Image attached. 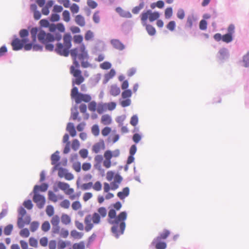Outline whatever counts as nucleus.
<instances>
[{
    "label": "nucleus",
    "mask_w": 249,
    "mask_h": 249,
    "mask_svg": "<svg viewBox=\"0 0 249 249\" xmlns=\"http://www.w3.org/2000/svg\"><path fill=\"white\" fill-rule=\"evenodd\" d=\"M108 217L109 223L113 225L111 228V231L116 237H118L124 232L125 228L124 221L126 219L127 214L126 212H122L116 216L115 210L111 209L108 212Z\"/></svg>",
    "instance_id": "nucleus-3"
},
{
    "label": "nucleus",
    "mask_w": 249,
    "mask_h": 249,
    "mask_svg": "<svg viewBox=\"0 0 249 249\" xmlns=\"http://www.w3.org/2000/svg\"><path fill=\"white\" fill-rule=\"evenodd\" d=\"M116 74V72L114 70L111 69L105 75V78L107 82L109 79L113 78Z\"/></svg>",
    "instance_id": "nucleus-34"
},
{
    "label": "nucleus",
    "mask_w": 249,
    "mask_h": 249,
    "mask_svg": "<svg viewBox=\"0 0 249 249\" xmlns=\"http://www.w3.org/2000/svg\"><path fill=\"white\" fill-rule=\"evenodd\" d=\"M60 157L59 151H56L51 155V164L53 166V171H66L65 167L67 164V160H62L60 161Z\"/></svg>",
    "instance_id": "nucleus-5"
},
{
    "label": "nucleus",
    "mask_w": 249,
    "mask_h": 249,
    "mask_svg": "<svg viewBox=\"0 0 249 249\" xmlns=\"http://www.w3.org/2000/svg\"><path fill=\"white\" fill-rule=\"evenodd\" d=\"M46 212L49 216H52L54 214V208L52 205H48L46 207Z\"/></svg>",
    "instance_id": "nucleus-45"
},
{
    "label": "nucleus",
    "mask_w": 249,
    "mask_h": 249,
    "mask_svg": "<svg viewBox=\"0 0 249 249\" xmlns=\"http://www.w3.org/2000/svg\"><path fill=\"white\" fill-rule=\"evenodd\" d=\"M70 205V201L67 199L63 200L60 203V206L64 209H68Z\"/></svg>",
    "instance_id": "nucleus-61"
},
{
    "label": "nucleus",
    "mask_w": 249,
    "mask_h": 249,
    "mask_svg": "<svg viewBox=\"0 0 249 249\" xmlns=\"http://www.w3.org/2000/svg\"><path fill=\"white\" fill-rule=\"evenodd\" d=\"M51 223L52 225V232L54 234H58L60 231V218L57 215H53L51 220Z\"/></svg>",
    "instance_id": "nucleus-11"
},
{
    "label": "nucleus",
    "mask_w": 249,
    "mask_h": 249,
    "mask_svg": "<svg viewBox=\"0 0 249 249\" xmlns=\"http://www.w3.org/2000/svg\"><path fill=\"white\" fill-rule=\"evenodd\" d=\"M95 160L96 162V164L95 165L96 168L100 169V167H101V163L103 160L102 156L97 155L95 158Z\"/></svg>",
    "instance_id": "nucleus-39"
},
{
    "label": "nucleus",
    "mask_w": 249,
    "mask_h": 249,
    "mask_svg": "<svg viewBox=\"0 0 249 249\" xmlns=\"http://www.w3.org/2000/svg\"><path fill=\"white\" fill-rule=\"evenodd\" d=\"M73 249H85V244L83 241L74 243L72 245Z\"/></svg>",
    "instance_id": "nucleus-36"
},
{
    "label": "nucleus",
    "mask_w": 249,
    "mask_h": 249,
    "mask_svg": "<svg viewBox=\"0 0 249 249\" xmlns=\"http://www.w3.org/2000/svg\"><path fill=\"white\" fill-rule=\"evenodd\" d=\"M19 234L21 237L26 238L30 235V232L28 229L25 228L20 231Z\"/></svg>",
    "instance_id": "nucleus-54"
},
{
    "label": "nucleus",
    "mask_w": 249,
    "mask_h": 249,
    "mask_svg": "<svg viewBox=\"0 0 249 249\" xmlns=\"http://www.w3.org/2000/svg\"><path fill=\"white\" fill-rule=\"evenodd\" d=\"M61 221L64 224L68 225L71 223V219L68 215L63 214L61 216Z\"/></svg>",
    "instance_id": "nucleus-32"
},
{
    "label": "nucleus",
    "mask_w": 249,
    "mask_h": 249,
    "mask_svg": "<svg viewBox=\"0 0 249 249\" xmlns=\"http://www.w3.org/2000/svg\"><path fill=\"white\" fill-rule=\"evenodd\" d=\"M58 175L60 177H64L66 180H72L74 177L72 174L70 172H58Z\"/></svg>",
    "instance_id": "nucleus-29"
},
{
    "label": "nucleus",
    "mask_w": 249,
    "mask_h": 249,
    "mask_svg": "<svg viewBox=\"0 0 249 249\" xmlns=\"http://www.w3.org/2000/svg\"><path fill=\"white\" fill-rule=\"evenodd\" d=\"M57 186L60 190H62L66 195L69 196V198L71 200L78 199L80 196L79 193L74 194V189L70 188L69 184L67 183L59 182L57 184Z\"/></svg>",
    "instance_id": "nucleus-7"
},
{
    "label": "nucleus",
    "mask_w": 249,
    "mask_h": 249,
    "mask_svg": "<svg viewBox=\"0 0 249 249\" xmlns=\"http://www.w3.org/2000/svg\"><path fill=\"white\" fill-rule=\"evenodd\" d=\"M107 179L108 181H113L111 182V189L112 190L117 189L122 181V178L119 175H114V172H107Z\"/></svg>",
    "instance_id": "nucleus-9"
},
{
    "label": "nucleus",
    "mask_w": 249,
    "mask_h": 249,
    "mask_svg": "<svg viewBox=\"0 0 249 249\" xmlns=\"http://www.w3.org/2000/svg\"><path fill=\"white\" fill-rule=\"evenodd\" d=\"M71 207L73 210L77 211L81 208L82 205L79 201H75L72 203Z\"/></svg>",
    "instance_id": "nucleus-50"
},
{
    "label": "nucleus",
    "mask_w": 249,
    "mask_h": 249,
    "mask_svg": "<svg viewBox=\"0 0 249 249\" xmlns=\"http://www.w3.org/2000/svg\"><path fill=\"white\" fill-rule=\"evenodd\" d=\"M92 187V183L89 182L87 183H84L81 186V189L83 190H87L91 189Z\"/></svg>",
    "instance_id": "nucleus-60"
},
{
    "label": "nucleus",
    "mask_w": 249,
    "mask_h": 249,
    "mask_svg": "<svg viewBox=\"0 0 249 249\" xmlns=\"http://www.w3.org/2000/svg\"><path fill=\"white\" fill-rule=\"evenodd\" d=\"M67 131H68L71 137H74L76 135V132L72 123H69L67 124Z\"/></svg>",
    "instance_id": "nucleus-25"
},
{
    "label": "nucleus",
    "mask_w": 249,
    "mask_h": 249,
    "mask_svg": "<svg viewBox=\"0 0 249 249\" xmlns=\"http://www.w3.org/2000/svg\"><path fill=\"white\" fill-rule=\"evenodd\" d=\"M48 188L46 183H43L40 185H35L34 188V193H38L39 192H45Z\"/></svg>",
    "instance_id": "nucleus-20"
},
{
    "label": "nucleus",
    "mask_w": 249,
    "mask_h": 249,
    "mask_svg": "<svg viewBox=\"0 0 249 249\" xmlns=\"http://www.w3.org/2000/svg\"><path fill=\"white\" fill-rule=\"evenodd\" d=\"M143 26H145L146 30L150 36H154L156 34L155 28L152 25L146 24V25Z\"/></svg>",
    "instance_id": "nucleus-30"
},
{
    "label": "nucleus",
    "mask_w": 249,
    "mask_h": 249,
    "mask_svg": "<svg viewBox=\"0 0 249 249\" xmlns=\"http://www.w3.org/2000/svg\"><path fill=\"white\" fill-rule=\"evenodd\" d=\"M105 144L104 142L100 141L94 144L92 146V151L95 153H99L101 150L104 149Z\"/></svg>",
    "instance_id": "nucleus-17"
},
{
    "label": "nucleus",
    "mask_w": 249,
    "mask_h": 249,
    "mask_svg": "<svg viewBox=\"0 0 249 249\" xmlns=\"http://www.w3.org/2000/svg\"><path fill=\"white\" fill-rule=\"evenodd\" d=\"M19 217L18 220V225L19 228H21L24 226L23 223V217L26 214V211L23 207H20L18 210Z\"/></svg>",
    "instance_id": "nucleus-14"
},
{
    "label": "nucleus",
    "mask_w": 249,
    "mask_h": 249,
    "mask_svg": "<svg viewBox=\"0 0 249 249\" xmlns=\"http://www.w3.org/2000/svg\"><path fill=\"white\" fill-rule=\"evenodd\" d=\"M232 40L233 37L230 34H226L222 36V41L225 43H230L231 42Z\"/></svg>",
    "instance_id": "nucleus-33"
},
{
    "label": "nucleus",
    "mask_w": 249,
    "mask_h": 249,
    "mask_svg": "<svg viewBox=\"0 0 249 249\" xmlns=\"http://www.w3.org/2000/svg\"><path fill=\"white\" fill-rule=\"evenodd\" d=\"M29 245L33 247L37 248L38 247V242L37 240L34 238L30 237L29 240Z\"/></svg>",
    "instance_id": "nucleus-51"
},
{
    "label": "nucleus",
    "mask_w": 249,
    "mask_h": 249,
    "mask_svg": "<svg viewBox=\"0 0 249 249\" xmlns=\"http://www.w3.org/2000/svg\"><path fill=\"white\" fill-rule=\"evenodd\" d=\"M28 41V38H22L21 39L18 38H15L11 43L13 50L18 51L21 50Z\"/></svg>",
    "instance_id": "nucleus-10"
},
{
    "label": "nucleus",
    "mask_w": 249,
    "mask_h": 249,
    "mask_svg": "<svg viewBox=\"0 0 249 249\" xmlns=\"http://www.w3.org/2000/svg\"><path fill=\"white\" fill-rule=\"evenodd\" d=\"M30 33L34 42L36 41L37 36L38 41L45 44L46 50L49 51H52L54 49V46L51 43L55 40L60 41L62 38V36L59 33H56L53 36L51 33H46L42 29H38L36 27L33 28Z\"/></svg>",
    "instance_id": "nucleus-2"
},
{
    "label": "nucleus",
    "mask_w": 249,
    "mask_h": 249,
    "mask_svg": "<svg viewBox=\"0 0 249 249\" xmlns=\"http://www.w3.org/2000/svg\"><path fill=\"white\" fill-rule=\"evenodd\" d=\"M173 15L172 8L171 7L167 8L165 10V17L166 18H170Z\"/></svg>",
    "instance_id": "nucleus-56"
},
{
    "label": "nucleus",
    "mask_w": 249,
    "mask_h": 249,
    "mask_svg": "<svg viewBox=\"0 0 249 249\" xmlns=\"http://www.w3.org/2000/svg\"><path fill=\"white\" fill-rule=\"evenodd\" d=\"M80 157L83 159L87 158L88 155V151L86 149H82L79 152Z\"/></svg>",
    "instance_id": "nucleus-62"
},
{
    "label": "nucleus",
    "mask_w": 249,
    "mask_h": 249,
    "mask_svg": "<svg viewBox=\"0 0 249 249\" xmlns=\"http://www.w3.org/2000/svg\"><path fill=\"white\" fill-rule=\"evenodd\" d=\"M93 20L95 23H98L100 20V12L99 11H96L93 15Z\"/></svg>",
    "instance_id": "nucleus-52"
},
{
    "label": "nucleus",
    "mask_w": 249,
    "mask_h": 249,
    "mask_svg": "<svg viewBox=\"0 0 249 249\" xmlns=\"http://www.w3.org/2000/svg\"><path fill=\"white\" fill-rule=\"evenodd\" d=\"M62 17L63 20L68 22L70 20V14L68 10H65L63 11L62 13Z\"/></svg>",
    "instance_id": "nucleus-49"
},
{
    "label": "nucleus",
    "mask_w": 249,
    "mask_h": 249,
    "mask_svg": "<svg viewBox=\"0 0 249 249\" xmlns=\"http://www.w3.org/2000/svg\"><path fill=\"white\" fill-rule=\"evenodd\" d=\"M170 232L168 230H164L162 233H160V235L157 237H160V239H165L169 235Z\"/></svg>",
    "instance_id": "nucleus-47"
},
{
    "label": "nucleus",
    "mask_w": 249,
    "mask_h": 249,
    "mask_svg": "<svg viewBox=\"0 0 249 249\" xmlns=\"http://www.w3.org/2000/svg\"><path fill=\"white\" fill-rule=\"evenodd\" d=\"M132 95V91L130 89L124 90L122 93V97L123 99H128Z\"/></svg>",
    "instance_id": "nucleus-40"
},
{
    "label": "nucleus",
    "mask_w": 249,
    "mask_h": 249,
    "mask_svg": "<svg viewBox=\"0 0 249 249\" xmlns=\"http://www.w3.org/2000/svg\"><path fill=\"white\" fill-rule=\"evenodd\" d=\"M109 153L110 155V159L112 157H118L120 155V151L118 149L115 150L113 152L110 150L106 151L105 153Z\"/></svg>",
    "instance_id": "nucleus-53"
},
{
    "label": "nucleus",
    "mask_w": 249,
    "mask_h": 249,
    "mask_svg": "<svg viewBox=\"0 0 249 249\" xmlns=\"http://www.w3.org/2000/svg\"><path fill=\"white\" fill-rule=\"evenodd\" d=\"M97 106L95 101L90 102L88 105L89 109L91 111L94 112L97 110Z\"/></svg>",
    "instance_id": "nucleus-41"
},
{
    "label": "nucleus",
    "mask_w": 249,
    "mask_h": 249,
    "mask_svg": "<svg viewBox=\"0 0 249 249\" xmlns=\"http://www.w3.org/2000/svg\"><path fill=\"white\" fill-rule=\"evenodd\" d=\"M41 230L44 232L48 231L51 228L50 224L48 221H45L41 225Z\"/></svg>",
    "instance_id": "nucleus-31"
},
{
    "label": "nucleus",
    "mask_w": 249,
    "mask_h": 249,
    "mask_svg": "<svg viewBox=\"0 0 249 249\" xmlns=\"http://www.w3.org/2000/svg\"><path fill=\"white\" fill-rule=\"evenodd\" d=\"M80 147V142L77 139H74L72 142L71 148L74 151H77Z\"/></svg>",
    "instance_id": "nucleus-42"
},
{
    "label": "nucleus",
    "mask_w": 249,
    "mask_h": 249,
    "mask_svg": "<svg viewBox=\"0 0 249 249\" xmlns=\"http://www.w3.org/2000/svg\"><path fill=\"white\" fill-rule=\"evenodd\" d=\"M71 96L72 98L75 99V102L77 104L82 102L88 103L91 99V97L89 95L79 93L78 88L76 87L72 89Z\"/></svg>",
    "instance_id": "nucleus-6"
},
{
    "label": "nucleus",
    "mask_w": 249,
    "mask_h": 249,
    "mask_svg": "<svg viewBox=\"0 0 249 249\" xmlns=\"http://www.w3.org/2000/svg\"><path fill=\"white\" fill-rule=\"evenodd\" d=\"M111 67V64L107 61L104 62L100 65V67L103 70L109 69Z\"/></svg>",
    "instance_id": "nucleus-59"
},
{
    "label": "nucleus",
    "mask_w": 249,
    "mask_h": 249,
    "mask_svg": "<svg viewBox=\"0 0 249 249\" xmlns=\"http://www.w3.org/2000/svg\"><path fill=\"white\" fill-rule=\"evenodd\" d=\"M75 21L76 23L80 26L83 27L85 25V18L80 15H78L75 17Z\"/></svg>",
    "instance_id": "nucleus-26"
},
{
    "label": "nucleus",
    "mask_w": 249,
    "mask_h": 249,
    "mask_svg": "<svg viewBox=\"0 0 249 249\" xmlns=\"http://www.w3.org/2000/svg\"><path fill=\"white\" fill-rule=\"evenodd\" d=\"M13 226L12 224H9L6 226L4 229V234L6 235H9L11 234L12 231H13Z\"/></svg>",
    "instance_id": "nucleus-38"
},
{
    "label": "nucleus",
    "mask_w": 249,
    "mask_h": 249,
    "mask_svg": "<svg viewBox=\"0 0 249 249\" xmlns=\"http://www.w3.org/2000/svg\"><path fill=\"white\" fill-rule=\"evenodd\" d=\"M71 235L74 239H80L82 238L84 235V233L73 230L71 231Z\"/></svg>",
    "instance_id": "nucleus-27"
},
{
    "label": "nucleus",
    "mask_w": 249,
    "mask_h": 249,
    "mask_svg": "<svg viewBox=\"0 0 249 249\" xmlns=\"http://www.w3.org/2000/svg\"><path fill=\"white\" fill-rule=\"evenodd\" d=\"M71 55L73 60L72 65L70 67V73L75 78L72 80V84L80 85L85 81L82 71L79 70L81 62V67L83 68L89 67L91 65L88 62L89 56L84 44L71 50Z\"/></svg>",
    "instance_id": "nucleus-1"
},
{
    "label": "nucleus",
    "mask_w": 249,
    "mask_h": 249,
    "mask_svg": "<svg viewBox=\"0 0 249 249\" xmlns=\"http://www.w3.org/2000/svg\"><path fill=\"white\" fill-rule=\"evenodd\" d=\"M48 197L51 201L56 202L58 200L62 199L63 196L62 195H56L52 191H49L48 192Z\"/></svg>",
    "instance_id": "nucleus-18"
},
{
    "label": "nucleus",
    "mask_w": 249,
    "mask_h": 249,
    "mask_svg": "<svg viewBox=\"0 0 249 249\" xmlns=\"http://www.w3.org/2000/svg\"><path fill=\"white\" fill-rule=\"evenodd\" d=\"M199 28L201 30H205L207 27V22L204 20H201L199 22Z\"/></svg>",
    "instance_id": "nucleus-63"
},
{
    "label": "nucleus",
    "mask_w": 249,
    "mask_h": 249,
    "mask_svg": "<svg viewBox=\"0 0 249 249\" xmlns=\"http://www.w3.org/2000/svg\"><path fill=\"white\" fill-rule=\"evenodd\" d=\"M70 10L72 14H76L79 12V7L77 4L73 3L70 7Z\"/></svg>",
    "instance_id": "nucleus-58"
},
{
    "label": "nucleus",
    "mask_w": 249,
    "mask_h": 249,
    "mask_svg": "<svg viewBox=\"0 0 249 249\" xmlns=\"http://www.w3.org/2000/svg\"><path fill=\"white\" fill-rule=\"evenodd\" d=\"M110 43L113 47L117 50L122 51L124 49V45L118 39H112Z\"/></svg>",
    "instance_id": "nucleus-16"
},
{
    "label": "nucleus",
    "mask_w": 249,
    "mask_h": 249,
    "mask_svg": "<svg viewBox=\"0 0 249 249\" xmlns=\"http://www.w3.org/2000/svg\"><path fill=\"white\" fill-rule=\"evenodd\" d=\"M129 194V189L128 187H125L123 191L117 193V196L121 199H124Z\"/></svg>",
    "instance_id": "nucleus-23"
},
{
    "label": "nucleus",
    "mask_w": 249,
    "mask_h": 249,
    "mask_svg": "<svg viewBox=\"0 0 249 249\" xmlns=\"http://www.w3.org/2000/svg\"><path fill=\"white\" fill-rule=\"evenodd\" d=\"M120 88L116 85H112L110 87L109 92L113 96H116L120 93Z\"/></svg>",
    "instance_id": "nucleus-22"
},
{
    "label": "nucleus",
    "mask_w": 249,
    "mask_h": 249,
    "mask_svg": "<svg viewBox=\"0 0 249 249\" xmlns=\"http://www.w3.org/2000/svg\"><path fill=\"white\" fill-rule=\"evenodd\" d=\"M91 216L90 215H87L84 220V222L86 225L85 230L86 231H90L93 227V224L91 223Z\"/></svg>",
    "instance_id": "nucleus-15"
},
{
    "label": "nucleus",
    "mask_w": 249,
    "mask_h": 249,
    "mask_svg": "<svg viewBox=\"0 0 249 249\" xmlns=\"http://www.w3.org/2000/svg\"><path fill=\"white\" fill-rule=\"evenodd\" d=\"M243 62L244 63V65L246 67H247L249 66V53H248L245 55L244 56Z\"/></svg>",
    "instance_id": "nucleus-64"
},
{
    "label": "nucleus",
    "mask_w": 249,
    "mask_h": 249,
    "mask_svg": "<svg viewBox=\"0 0 249 249\" xmlns=\"http://www.w3.org/2000/svg\"><path fill=\"white\" fill-rule=\"evenodd\" d=\"M140 17L142 25H146L148 19L150 22H153L159 18L160 14L158 12H152L151 10H148L143 12Z\"/></svg>",
    "instance_id": "nucleus-8"
},
{
    "label": "nucleus",
    "mask_w": 249,
    "mask_h": 249,
    "mask_svg": "<svg viewBox=\"0 0 249 249\" xmlns=\"http://www.w3.org/2000/svg\"><path fill=\"white\" fill-rule=\"evenodd\" d=\"M104 157L105 160H104L103 162V165L104 166L107 168H108L111 166V159H110V155L109 154V153H104Z\"/></svg>",
    "instance_id": "nucleus-24"
},
{
    "label": "nucleus",
    "mask_w": 249,
    "mask_h": 249,
    "mask_svg": "<svg viewBox=\"0 0 249 249\" xmlns=\"http://www.w3.org/2000/svg\"><path fill=\"white\" fill-rule=\"evenodd\" d=\"M101 122L105 125L111 124L112 122V119L111 116L108 114H105L102 115L101 118Z\"/></svg>",
    "instance_id": "nucleus-21"
},
{
    "label": "nucleus",
    "mask_w": 249,
    "mask_h": 249,
    "mask_svg": "<svg viewBox=\"0 0 249 249\" xmlns=\"http://www.w3.org/2000/svg\"><path fill=\"white\" fill-rule=\"evenodd\" d=\"M151 246L155 247L156 249H165L167 247L166 243L160 239V237L154 238Z\"/></svg>",
    "instance_id": "nucleus-13"
},
{
    "label": "nucleus",
    "mask_w": 249,
    "mask_h": 249,
    "mask_svg": "<svg viewBox=\"0 0 249 249\" xmlns=\"http://www.w3.org/2000/svg\"><path fill=\"white\" fill-rule=\"evenodd\" d=\"M107 110L105 104H99L97 106V111L99 114L103 113Z\"/></svg>",
    "instance_id": "nucleus-48"
},
{
    "label": "nucleus",
    "mask_w": 249,
    "mask_h": 249,
    "mask_svg": "<svg viewBox=\"0 0 249 249\" xmlns=\"http://www.w3.org/2000/svg\"><path fill=\"white\" fill-rule=\"evenodd\" d=\"M33 199L39 209L42 208L45 204L46 200L44 196L38 194V193H34Z\"/></svg>",
    "instance_id": "nucleus-12"
},
{
    "label": "nucleus",
    "mask_w": 249,
    "mask_h": 249,
    "mask_svg": "<svg viewBox=\"0 0 249 249\" xmlns=\"http://www.w3.org/2000/svg\"><path fill=\"white\" fill-rule=\"evenodd\" d=\"M144 7V3L143 2L140 3L138 6L134 7L132 10V12L134 14H137L139 13Z\"/></svg>",
    "instance_id": "nucleus-37"
},
{
    "label": "nucleus",
    "mask_w": 249,
    "mask_h": 249,
    "mask_svg": "<svg viewBox=\"0 0 249 249\" xmlns=\"http://www.w3.org/2000/svg\"><path fill=\"white\" fill-rule=\"evenodd\" d=\"M48 243V239L47 237H42L39 239V244L43 247H47Z\"/></svg>",
    "instance_id": "nucleus-46"
},
{
    "label": "nucleus",
    "mask_w": 249,
    "mask_h": 249,
    "mask_svg": "<svg viewBox=\"0 0 249 249\" xmlns=\"http://www.w3.org/2000/svg\"><path fill=\"white\" fill-rule=\"evenodd\" d=\"M100 216L99 213H95L93 214L92 216H91V219L93 221V223L95 224H98L100 222Z\"/></svg>",
    "instance_id": "nucleus-35"
},
{
    "label": "nucleus",
    "mask_w": 249,
    "mask_h": 249,
    "mask_svg": "<svg viewBox=\"0 0 249 249\" xmlns=\"http://www.w3.org/2000/svg\"><path fill=\"white\" fill-rule=\"evenodd\" d=\"M116 11L120 15V16L123 18H130L132 17V15L129 11L124 10L121 7L116 8Z\"/></svg>",
    "instance_id": "nucleus-19"
},
{
    "label": "nucleus",
    "mask_w": 249,
    "mask_h": 249,
    "mask_svg": "<svg viewBox=\"0 0 249 249\" xmlns=\"http://www.w3.org/2000/svg\"><path fill=\"white\" fill-rule=\"evenodd\" d=\"M39 224L37 221H34L30 225V230L32 232L35 231L38 228Z\"/></svg>",
    "instance_id": "nucleus-55"
},
{
    "label": "nucleus",
    "mask_w": 249,
    "mask_h": 249,
    "mask_svg": "<svg viewBox=\"0 0 249 249\" xmlns=\"http://www.w3.org/2000/svg\"><path fill=\"white\" fill-rule=\"evenodd\" d=\"M98 213L102 217H105L107 215V211L105 207H100L98 209Z\"/></svg>",
    "instance_id": "nucleus-57"
},
{
    "label": "nucleus",
    "mask_w": 249,
    "mask_h": 249,
    "mask_svg": "<svg viewBox=\"0 0 249 249\" xmlns=\"http://www.w3.org/2000/svg\"><path fill=\"white\" fill-rule=\"evenodd\" d=\"M71 36L69 34H65L63 37V43H58L54 49L55 52L60 55L68 56L71 54Z\"/></svg>",
    "instance_id": "nucleus-4"
},
{
    "label": "nucleus",
    "mask_w": 249,
    "mask_h": 249,
    "mask_svg": "<svg viewBox=\"0 0 249 249\" xmlns=\"http://www.w3.org/2000/svg\"><path fill=\"white\" fill-rule=\"evenodd\" d=\"M105 105L106 107V109L110 111L114 110L116 107V104L114 102L106 103L105 104Z\"/></svg>",
    "instance_id": "nucleus-44"
},
{
    "label": "nucleus",
    "mask_w": 249,
    "mask_h": 249,
    "mask_svg": "<svg viewBox=\"0 0 249 249\" xmlns=\"http://www.w3.org/2000/svg\"><path fill=\"white\" fill-rule=\"evenodd\" d=\"M196 18L194 16H189L187 18L186 26L188 28H191L193 25V23L196 22Z\"/></svg>",
    "instance_id": "nucleus-28"
},
{
    "label": "nucleus",
    "mask_w": 249,
    "mask_h": 249,
    "mask_svg": "<svg viewBox=\"0 0 249 249\" xmlns=\"http://www.w3.org/2000/svg\"><path fill=\"white\" fill-rule=\"evenodd\" d=\"M83 40V37L82 35H77L73 36V42L75 44H81Z\"/></svg>",
    "instance_id": "nucleus-43"
}]
</instances>
